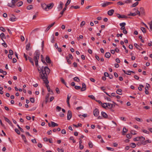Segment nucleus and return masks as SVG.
Segmentation results:
<instances>
[{"instance_id":"nucleus-15","label":"nucleus","mask_w":152,"mask_h":152,"mask_svg":"<svg viewBox=\"0 0 152 152\" xmlns=\"http://www.w3.org/2000/svg\"><path fill=\"white\" fill-rule=\"evenodd\" d=\"M4 118L5 121L8 122L10 125L11 126H12V122L9 120L8 118H7L6 117H4Z\"/></svg>"},{"instance_id":"nucleus-53","label":"nucleus","mask_w":152,"mask_h":152,"mask_svg":"<svg viewBox=\"0 0 152 152\" xmlns=\"http://www.w3.org/2000/svg\"><path fill=\"white\" fill-rule=\"evenodd\" d=\"M88 145L90 148H92L93 147V145L91 142H89L88 143Z\"/></svg>"},{"instance_id":"nucleus-61","label":"nucleus","mask_w":152,"mask_h":152,"mask_svg":"<svg viewBox=\"0 0 152 152\" xmlns=\"http://www.w3.org/2000/svg\"><path fill=\"white\" fill-rule=\"evenodd\" d=\"M83 148L84 146L83 145H82L81 144H79V148L80 149H83Z\"/></svg>"},{"instance_id":"nucleus-33","label":"nucleus","mask_w":152,"mask_h":152,"mask_svg":"<svg viewBox=\"0 0 152 152\" xmlns=\"http://www.w3.org/2000/svg\"><path fill=\"white\" fill-rule=\"evenodd\" d=\"M74 80L76 82H79L80 81V79L77 77H75L73 78Z\"/></svg>"},{"instance_id":"nucleus-13","label":"nucleus","mask_w":152,"mask_h":152,"mask_svg":"<svg viewBox=\"0 0 152 152\" xmlns=\"http://www.w3.org/2000/svg\"><path fill=\"white\" fill-rule=\"evenodd\" d=\"M101 114L102 116L105 118H107L108 117V115L107 114L104 112H101Z\"/></svg>"},{"instance_id":"nucleus-21","label":"nucleus","mask_w":152,"mask_h":152,"mask_svg":"<svg viewBox=\"0 0 152 152\" xmlns=\"http://www.w3.org/2000/svg\"><path fill=\"white\" fill-rule=\"evenodd\" d=\"M50 95V93H48L47 94V95L46 96H45V104H47L48 101V98Z\"/></svg>"},{"instance_id":"nucleus-23","label":"nucleus","mask_w":152,"mask_h":152,"mask_svg":"<svg viewBox=\"0 0 152 152\" xmlns=\"http://www.w3.org/2000/svg\"><path fill=\"white\" fill-rule=\"evenodd\" d=\"M134 45L135 47L137 49H139L140 50H142V48L140 47H139V46L137 45V43H134Z\"/></svg>"},{"instance_id":"nucleus-5","label":"nucleus","mask_w":152,"mask_h":152,"mask_svg":"<svg viewBox=\"0 0 152 152\" xmlns=\"http://www.w3.org/2000/svg\"><path fill=\"white\" fill-rule=\"evenodd\" d=\"M72 116V112L70 110H69L68 111L67 118V120H69L71 118Z\"/></svg>"},{"instance_id":"nucleus-11","label":"nucleus","mask_w":152,"mask_h":152,"mask_svg":"<svg viewBox=\"0 0 152 152\" xmlns=\"http://www.w3.org/2000/svg\"><path fill=\"white\" fill-rule=\"evenodd\" d=\"M71 95L69 96V94H68L67 95L66 102H67V104H68V106L69 107H70V104H69V100L70 98L71 97Z\"/></svg>"},{"instance_id":"nucleus-27","label":"nucleus","mask_w":152,"mask_h":152,"mask_svg":"<svg viewBox=\"0 0 152 152\" xmlns=\"http://www.w3.org/2000/svg\"><path fill=\"white\" fill-rule=\"evenodd\" d=\"M140 12L141 14H144L145 13V10L143 7H141L140 8Z\"/></svg>"},{"instance_id":"nucleus-63","label":"nucleus","mask_w":152,"mask_h":152,"mask_svg":"<svg viewBox=\"0 0 152 152\" xmlns=\"http://www.w3.org/2000/svg\"><path fill=\"white\" fill-rule=\"evenodd\" d=\"M61 133L63 134H65L66 133V130L64 129H63L61 130Z\"/></svg>"},{"instance_id":"nucleus-44","label":"nucleus","mask_w":152,"mask_h":152,"mask_svg":"<svg viewBox=\"0 0 152 152\" xmlns=\"http://www.w3.org/2000/svg\"><path fill=\"white\" fill-rule=\"evenodd\" d=\"M143 142H142L141 141H140L137 143V145L138 146L141 145L142 144L143 145Z\"/></svg>"},{"instance_id":"nucleus-29","label":"nucleus","mask_w":152,"mask_h":152,"mask_svg":"<svg viewBox=\"0 0 152 152\" xmlns=\"http://www.w3.org/2000/svg\"><path fill=\"white\" fill-rule=\"evenodd\" d=\"M80 8V6H78V5H77V6H72L70 7L71 8H74L75 9H79Z\"/></svg>"},{"instance_id":"nucleus-43","label":"nucleus","mask_w":152,"mask_h":152,"mask_svg":"<svg viewBox=\"0 0 152 152\" xmlns=\"http://www.w3.org/2000/svg\"><path fill=\"white\" fill-rule=\"evenodd\" d=\"M17 0H12V3L13 5V6H15V3H16L17 1Z\"/></svg>"},{"instance_id":"nucleus-50","label":"nucleus","mask_w":152,"mask_h":152,"mask_svg":"<svg viewBox=\"0 0 152 152\" xmlns=\"http://www.w3.org/2000/svg\"><path fill=\"white\" fill-rule=\"evenodd\" d=\"M117 4L120 5H123L124 4V3L122 2L121 1H118L117 2Z\"/></svg>"},{"instance_id":"nucleus-22","label":"nucleus","mask_w":152,"mask_h":152,"mask_svg":"<svg viewBox=\"0 0 152 152\" xmlns=\"http://www.w3.org/2000/svg\"><path fill=\"white\" fill-rule=\"evenodd\" d=\"M105 57L107 58H109L111 56L110 53L109 52H107L105 53Z\"/></svg>"},{"instance_id":"nucleus-32","label":"nucleus","mask_w":152,"mask_h":152,"mask_svg":"<svg viewBox=\"0 0 152 152\" xmlns=\"http://www.w3.org/2000/svg\"><path fill=\"white\" fill-rule=\"evenodd\" d=\"M33 6L32 5H30L27 6L26 7V9L28 10H30L33 8Z\"/></svg>"},{"instance_id":"nucleus-9","label":"nucleus","mask_w":152,"mask_h":152,"mask_svg":"<svg viewBox=\"0 0 152 152\" xmlns=\"http://www.w3.org/2000/svg\"><path fill=\"white\" fill-rule=\"evenodd\" d=\"M64 5V4L63 2L61 1H60L59 2V4L58 6V11H60L63 8V6Z\"/></svg>"},{"instance_id":"nucleus-45","label":"nucleus","mask_w":152,"mask_h":152,"mask_svg":"<svg viewBox=\"0 0 152 152\" xmlns=\"http://www.w3.org/2000/svg\"><path fill=\"white\" fill-rule=\"evenodd\" d=\"M88 97L92 99L95 100V98L94 96L93 95H90L88 96Z\"/></svg>"},{"instance_id":"nucleus-18","label":"nucleus","mask_w":152,"mask_h":152,"mask_svg":"<svg viewBox=\"0 0 152 152\" xmlns=\"http://www.w3.org/2000/svg\"><path fill=\"white\" fill-rule=\"evenodd\" d=\"M42 8L45 10H46V4L45 3H42L41 4Z\"/></svg>"},{"instance_id":"nucleus-56","label":"nucleus","mask_w":152,"mask_h":152,"mask_svg":"<svg viewBox=\"0 0 152 152\" xmlns=\"http://www.w3.org/2000/svg\"><path fill=\"white\" fill-rule=\"evenodd\" d=\"M85 24V22L84 21H83L81 22V23L80 24V26L82 27Z\"/></svg>"},{"instance_id":"nucleus-35","label":"nucleus","mask_w":152,"mask_h":152,"mask_svg":"<svg viewBox=\"0 0 152 152\" xmlns=\"http://www.w3.org/2000/svg\"><path fill=\"white\" fill-rule=\"evenodd\" d=\"M139 4V2L137 1L136 2L134 3L131 6L132 7H134L137 6Z\"/></svg>"},{"instance_id":"nucleus-16","label":"nucleus","mask_w":152,"mask_h":152,"mask_svg":"<svg viewBox=\"0 0 152 152\" xmlns=\"http://www.w3.org/2000/svg\"><path fill=\"white\" fill-rule=\"evenodd\" d=\"M128 129L125 127H124L123 129L122 134L123 135H125L126 133L127 132Z\"/></svg>"},{"instance_id":"nucleus-49","label":"nucleus","mask_w":152,"mask_h":152,"mask_svg":"<svg viewBox=\"0 0 152 152\" xmlns=\"http://www.w3.org/2000/svg\"><path fill=\"white\" fill-rule=\"evenodd\" d=\"M31 102L32 103H34L35 102L34 99V98L31 97L30 99Z\"/></svg>"},{"instance_id":"nucleus-2","label":"nucleus","mask_w":152,"mask_h":152,"mask_svg":"<svg viewBox=\"0 0 152 152\" xmlns=\"http://www.w3.org/2000/svg\"><path fill=\"white\" fill-rule=\"evenodd\" d=\"M34 55V60L35 61V65L37 67L38 66V60L40 55L39 52L38 50H36L35 53Z\"/></svg>"},{"instance_id":"nucleus-64","label":"nucleus","mask_w":152,"mask_h":152,"mask_svg":"<svg viewBox=\"0 0 152 152\" xmlns=\"http://www.w3.org/2000/svg\"><path fill=\"white\" fill-rule=\"evenodd\" d=\"M151 24H149L150 25V28L151 30V31H152V20L151 21Z\"/></svg>"},{"instance_id":"nucleus-51","label":"nucleus","mask_w":152,"mask_h":152,"mask_svg":"<svg viewBox=\"0 0 152 152\" xmlns=\"http://www.w3.org/2000/svg\"><path fill=\"white\" fill-rule=\"evenodd\" d=\"M52 39L51 40V42L52 43H53L54 42L55 40H54V35H53L52 36Z\"/></svg>"},{"instance_id":"nucleus-62","label":"nucleus","mask_w":152,"mask_h":152,"mask_svg":"<svg viewBox=\"0 0 152 152\" xmlns=\"http://www.w3.org/2000/svg\"><path fill=\"white\" fill-rule=\"evenodd\" d=\"M4 42L3 43H2V45L5 48H6L7 47V44L4 41Z\"/></svg>"},{"instance_id":"nucleus-57","label":"nucleus","mask_w":152,"mask_h":152,"mask_svg":"<svg viewBox=\"0 0 152 152\" xmlns=\"http://www.w3.org/2000/svg\"><path fill=\"white\" fill-rule=\"evenodd\" d=\"M150 87V85L148 83H146V87H145V89H148V88Z\"/></svg>"},{"instance_id":"nucleus-8","label":"nucleus","mask_w":152,"mask_h":152,"mask_svg":"<svg viewBox=\"0 0 152 152\" xmlns=\"http://www.w3.org/2000/svg\"><path fill=\"white\" fill-rule=\"evenodd\" d=\"M117 17L118 18H127L128 17L124 15H121L119 14H117Z\"/></svg>"},{"instance_id":"nucleus-30","label":"nucleus","mask_w":152,"mask_h":152,"mask_svg":"<svg viewBox=\"0 0 152 152\" xmlns=\"http://www.w3.org/2000/svg\"><path fill=\"white\" fill-rule=\"evenodd\" d=\"M23 2L22 1H20L16 4L17 6L18 7L21 6L23 4Z\"/></svg>"},{"instance_id":"nucleus-36","label":"nucleus","mask_w":152,"mask_h":152,"mask_svg":"<svg viewBox=\"0 0 152 152\" xmlns=\"http://www.w3.org/2000/svg\"><path fill=\"white\" fill-rule=\"evenodd\" d=\"M61 81V82L65 85H66V83L64 80V79L62 77L60 78Z\"/></svg>"},{"instance_id":"nucleus-12","label":"nucleus","mask_w":152,"mask_h":152,"mask_svg":"<svg viewBox=\"0 0 152 152\" xmlns=\"http://www.w3.org/2000/svg\"><path fill=\"white\" fill-rule=\"evenodd\" d=\"M82 87L81 89V91H85L86 89V86L84 83H83L82 84Z\"/></svg>"},{"instance_id":"nucleus-3","label":"nucleus","mask_w":152,"mask_h":152,"mask_svg":"<svg viewBox=\"0 0 152 152\" xmlns=\"http://www.w3.org/2000/svg\"><path fill=\"white\" fill-rule=\"evenodd\" d=\"M71 0H68L67 1H66L65 4V7L62 10L61 12L60 13V14L61 15L58 18H61L63 15L64 14V12L66 10V9L67 8V5H68L69 3H70L71 2Z\"/></svg>"},{"instance_id":"nucleus-59","label":"nucleus","mask_w":152,"mask_h":152,"mask_svg":"<svg viewBox=\"0 0 152 152\" xmlns=\"http://www.w3.org/2000/svg\"><path fill=\"white\" fill-rule=\"evenodd\" d=\"M132 0H127L125 1V3H129L132 2Z\"/></svg>"},{"instance_id":"nucleus-14","label":"nucleus","mask_w":152,"mask_h":152,"mask_svg":"<svg viewBox=\"0 0 152 152\" xmlns=\"http://www.w3.org/2000/svg\"><path fill=\"white\" fill-rule=\"evenodd\" d=\"M114 12V10H109L107 12L108 14L110 15L111 16L113 15Z\"/></svg>"},{"instance_id":"nucleus-37","label":"nucleus","mask_w":152,"mask_h":152,"mask_svg":"<svg viewBox=\"0 0 152 152\" xmlns=\"http://www.w3.org/2000/svg\"><path fill=\"white\" fill-rule=\"evenodd\" d=\"M30 47V44L29 43L27 44L26 46V49L27 50H29V48Z\"/></svg>"},{"instance_id":"nucleus-4","label":"nucleus","mask_w":152,"mask_h":152,"mask_svg":"<svg viewBox=\"0 0 152 152\" xmlns=\"http://www.w3.org/2000/svg\"><path fill=\"white\" fill-rule=\"evenodd\" d=\"M54 6V4L53 3H51L47 5L46 4V10H49L51 9Z\"/></svg>"},{"instance_id":"nucleus-7","label":"nucleus","mask_w":152,"mask_h":152,"mask_svg":"<svg viewBox=\"0 0 152 152\" xmlns=\"http://www.w3.org/2000/svg\"><path fill=\"white\" fill-rule=\"evenodd\" d=\"M93 113L94 115L95 116H97L99 114V110L97 108H96L94 110Z\"/></svg>"},{"instance_id":"nucleus-39","label":"nucleus","mask_w":152,"mask_h":152,"mask_svg":"<svg viewBox=\"0 0 152 152\" xmlns=\"http://www.w3.org/2000/svg\"><path fill=\"white\" fill-rule=\"evenodd\" d=\"M132 137V135L131 134H128L126 135V137L128 139L131 138Z\"/></svg>"},{"instance_id":"nucleus-60","label":"nucleus","mask_w":152,"mask_h":152,"mask_svg":"<svg viewBox=\"0 0 152 152\" xmlns=\"http://www.w3.org/2000/svg\"><path fill=\"white\" fill-rule=\"evenodd\" d=\"M142 131L145 133L149 134V132L146 130L144 129L142 130Z\"/></svg>"},{"instance_id":"nucleus-34","label":"nucleus","mask_w":152,"mask_h":152,"mask_svg":"<svg viewBox=\"0 0 152 152\" xmlns=\"http://www.w3.org/2000/svg\"><path fill=\"white\" fill-rule=\"evenodd\" d=\"M140 139V137H135L134 138L133 140L134 141H139Z\"/></svg>"},{"instance_id":"nucleus-20","label":"nucleus","mask_w":152,"mask_h":152,"mask_svg":"<svg viewBox=\"0 0 152 152\" xmlns=\"http://www.w3.org/2000/svg\"><path fill=\"white\" fill-rule=\"evenodd\" d=\"M122 90L121 89H118L116 91V93L119 95H121L122 94Z\"/></svg>"},{"instance_id":"nucleus-6","label":"nucleus","mask_w":152,"mask_h":152,"mask_svg":"<svg viewBox=\"0 0 152 152\" xmlns=\"http://www.w3.org/2000/svg\"><path fill=\"white\" fill-rule=\"evenodd\" d=\"M45 61L47 63L51 64V66H52V62H51L50 57L48 56H46L45 58Z\"/></svg>"},{"instance_id":"nucleus-1","label":"nucleus","mask_w":152,"mask_h":152,"mask_svg":"<svg viewBox=\"0 0 152 152\" xmlns=\"http://www.w3.org/2000/svg\"><path fill=\"white\" fill-rule=\"evenodd\" d=\"M38 70L40 74V77L41 79H42L45 83L46 84V87L47 88L49 87V86L48 84L49 82L48 80L47 75L50 73V70L47 66L44 67L42 66L39 69L38 68Z\"/></svg>"},{"instance_id":"nucleus-46","label":"nucleus","mask_w":152,"mask_h":152,"mask_svg":"<svg viewBox=\"0 0 152 152\" xmlns=\"http://www.w3.org/2000/svg\"><path fill=\"white\" fill-rule=\"evenodd\" d=\"M137 15V14L136 13H130L128 15V16H135Z\"/></svg>"},{"instance_id":"nucleus-31","label":"nucleus","mask_w":152,"mask_h":152,"mask_svg":"<svg viewBox=\"0 0 152 152\" xmlns=\"http://www.w3.org/2000/svg\"><path fill=\"white\" fill-rule=\"evenodd\" d=\"M130 146L132 148H134L136 146V145L134 143H132L130 144Z\"/></svg>"},{"instance_id":"nucleus-26","label":"nucleus","mask_w":152,"mask_h":152,"mask_svg":"<svg viewBox=\"0 0 152 152\" xmlns=\"http://www.w3.org/2000/svg\"><path fill=\"white\" fill-rule=\"evenodd\" d=\"M51 126L52 127H54L56 126H58V124L55 123L53 121H51Z\"/></svg>"},{"instance_id":"nucleus-41","label":"nucleus","mask_w":152,"mask_h":152,"mask_svg":"<svg viewBox=\"0 0 152 152\" xmlns=\"http://www.w3.org/2000/svg\"><path fill=\"white\" fill-rule=\"evenodd\" d=\"M141 30L143 33H145L146 32V30L145 28L144 27H141Z\"/></svg>"},{"instance_id":"nucleus-42","label":"nucleus","mask_w":152,"mask_h":152,"mask_svg":"<svg viewBox=\"0 0 152 152\" xmlns=\"http://www.w3.org/2000/svg\"><path fill=\"white\" fill-rule=\"evenodd\" d=\"M140 141H142V142H144L145 141V138L143 136L140 137Z\"/></svg>"},{"instance_id":"nucleus-28","label":"nucleus","mask_w":152,"mask_h":152,"mask_svg":"<svg viewBox=\"0 0 152 152\" xmlns=\"http://www.w3.org/2000/svg\"><path fill=\"white\" fill-rule=\"evenodd\" d=\"M151 142V141L150 140H146L144 142H143V145H145L147 144L148 143H150Z\"/></svg>"},{"instance_id":"nucleus-24","label":"nucleus","mask_w":152,"mask_h":152,"mask_svg":"<svg viewBox=\"0 0 152 152\" xmlns=\"http://www.w3.org/2000/svg\"><path fill=\"white\" fill-rule=\"evenodd\" d=\"M41 57L42 58L41 61L43 63V64H44L45 65H47V64L46 63V62L45 61V58L43 57V55H41Z\"/></svg>"},{"instance_id":"nucleus-54","label":"nucleus","mask_w":152,"mask_h":152,"mask_svg":"<svg viewBox=\"0 0 152 152\" xmlns=\"http://www.w3.org/2000/svg\"><path fill=\"white\" fill-rule=\"evenodd\" d=\"M9 52L10 55H12L13 54V52L12 50H9Z\"/></svg>"},{"instance_id":"nucleus-47","label":"nucleus","mask_w":152,"mask_h":152,"mask_svg":"<svg viewBox=\"0 0 152 152\" xmlns=\"http://www.w3.org/2000/svg\"><path fill=\"white\" fill-rule=\"evenodd\" d=\"M15 132L18 134H20V131L17 129H15Z\"/></svg>"},{"instance_id":"nucleus-38","label":"nucleus","mask_w":152,"mask_h":152,"mask_svg":"<svg viewBox=\"0 0 152 152\" xmlns=\"http://www.w3.org/2000/svg\"><path fill=\"white\" fill-rule=\"evenodd\" d=\"M108 5L107 2H106L102 4V6L103 7H105Z\"/></svg>"},{"instance_id":"nucleus-40","label":"nucleus","mask_w":152,"mask_h":152,"mask_svg":"<svg viewBox=\"0 0 152 152\" xmlns=\"http://www.w3.org/2000/svg\"><path fill=\"white\" fill-rule=\"evenodd\" d=\"M73 125L75 127L77 128L78 126H82V124L81 123H78L77 124V125H76L75 124H73Z\"/></svg>"},{"instance_id":"nucleus-10","label":"nucleus","mask_w":152,"mask_h":152,"mask_svg":"<svg viewBox=\"0 0 152 152\" xmlns=\"http://www.w3.org/2000/svg\"><path fill=\"white\" fill-rule=\"evenodd\" d=\"M104 104H106V107H107L108 106H109V107H108L109 108H111L113 107V105L110 103H103V105Z\"/></svg>"},{"instance_id":"nucleus-58","label":"nucleus","mask_w":152,"mask_h":152,"mask_svg":"<svg viewBox=\"0 0 152 152\" xmlns=\"http://www.w3.org/2000/svg\"><path fill=\"white\" fill-rule=\"evenodd\" d=\"M61 109V108L58 106H57L56 107V110H58V112L60 111Z\"/></svg>"},{"instance_id":"nucleus-55","label":"nucleus","mask_w":152,"mask_h":152,"mask_svg":"<svg viewBox=\"0 0 152 152\" xmlns=\"http://www.w3.org/2000/svg\"><path fill=\"white\" fill-rule=\"evenodd\" d=\"M57 151L58 152H64V150L62 149H60L59 148H58L57 149Z\"/></svg>"},{"instance_id":"nucleus-52","label":"nucleus","mask_w":152,"mask_h":152,"mask_svg":"<svg viewBox=\"0 0 152 152\" xmlns=\"http://www.w3.org/2000/svg\"><path fill=\"white\" fill-rule=\"evenodd\" d=\"M75 88L76 89L79 90L80 89L81 87L79 86H75Z\"/></svg>"},{"instance_id":"nucleus-17","label":"nucleus","mask_w":152,"mask_h":152,"mask_svg":"<svg viewBox=\"0 0 152 152\" xmlns=\"http://www.w3.org/2000/svg\"><path fill=\"white\" fill-rule=\"evenodd\" d=\"M13 16L12 17H11L10 19L9 20L12 21H15L16 20L17 18H15V16L12 15Z\"/></svg>"},{"instance_id":"nucleus-48","label":"nucleus","mask_w":152,"mask_h":152,"mask_svg":"<svg viewBox=\"0 0 152 152\" xmlns=\"http://www.w3.org/2000/svg\"><path fill=\"white\" fill-rule=\"evenodd\" d=\"M126 24L124 22H123L120 24V26L121 27H124L126 25Z\"/></svg>"},{"instance_id":"nucleus-25","label":"nucleus","mask_w":152,"mask_h":152,"mask_svg":"<svg viewBox=\"0 0 152 152\" xmlns=\"http://www.w3.org/2000/svg\"><path fill=\"white\" fill-rule=\"evenodd\" d=\"M0 37H1V39L2 40H3V41L4 42V41L3 39V38H6V37L5 36L4 34L3 33H1V34H0Z\"/></svg>"},{"instance_id":"nucleus-19","label":"nucleus","mask_w":152,"mask_h":152,"mask_svg":"<svg viewBox=\"0 0 152 152\" xmlns=\"http://www.w3.org/2000/svg\"><path fill=\"white\" fill-rule=\"evenodd\" d=\"M28 59L29 60L31 64L33 66H34V63L33 61V58H31V57L29 56H28Z\"/></svg>"}]
</instances>
